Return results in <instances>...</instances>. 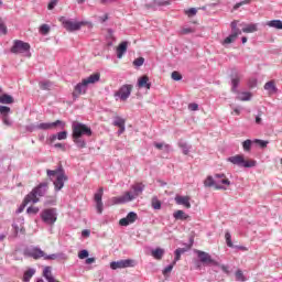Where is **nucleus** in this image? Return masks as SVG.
Wrapping results in <instances>:
<instances>
[{
  "label": "nucleus",
  "mask_w": 282,
  "mask_h": 282,
  "mask_svg": "<svg viewBox=\"0 0 282 282\" xmlns=\"http://www.w3.org/2000/svg\"><path fill=\"white\" fill-rule=\"evenodd\" d=\"M129 45V42L123 41L121 42L117 47V58H122L124 54H127V47Z\"/></svg>",
  "instance_id": "nucleus-26"
},
{
  "label": "nucleus",
  "mask_w": 282,
  "mask_h": 282,
  "mask_svg": "<svg viewBox=\"0 0 282 282\" xmlns=\"http://www.w3.org/2000/svg\"><path fill=\"white\" fill-rule=\"evenodd\" d=\"M132 191H133V193H134V194H132V195H133V197H134V199H135V197H138V195H140V193H142V192L144 191V184L139 183V184H137V185H133V186H132Z\"/></svg>",
  "instance_id": "nucleus-34"
},
{
  "label": "nucleus",
  "mask_w": 282,
  "mask_h": 282,
  "mask_svg": "<svg viewBox=\"0 0 282 282\" xmlns=\"http://www.w3.org/2000/svg\"><path fill=\"white\" fill-rule=\"evenodd\" d=\"M89 257V251L87 249H83L78 252L79 259H87Z\"/></svg>",
  "instance_id": "nucleus-60"
},
{
  "label": "nucleus",
  "mask_w": 282,
  "mask_h": 282,
  "mask_svg": "<svg viewBox=\"0 0 282 282\" xmlns=\"http://www.w3.org/2000/svg\"><path fill=\"white\" fill-rule=\"evenodd\" d=\"M175 264H173V262L171 264H169L167 267H165L162 271V274L163 275H167V274H171V272H173V268H174Z\"/></svg>",
  "instance_id": "nucleus-55"
},
{
  "label": "nucleus",
  "mask_w": 282,
  "mask_h": 282,
  "mask_svg": "<svg viewBox=\"0 0 282 282\" xmlns=\"http://www.w3.org/2000/svg\"><path fill=\"white\" fill-rule=\"evenodd\" d=\"M252 0H242L238 3H236L232 8V10H239L241 8V6H248L249 3H251Z\"/></svg>",
  "instance_id": "nucleus-53"
},
{
  "label": "nucleus",
  "mask_w": 282,
  "mask_h": 282,
  "mask_svg": "<svg viewBox=\"0 0 282 282\" xmlns=\"http://www.w3.org/2000/svg\"><path fill=\"white\" fill-rule=\"evenodd\" d=\"M164 254L165 251L163 248L156 247L155 249H151V257H153V259L156 261H162Z\"/></svg>",
  "instance_id": "nucleus-23"
},
{
  "label": "nucleus",
  "mask_w": 282,
  "mask_h": 282,
  "mask_svg": "<svg viewBox=\"0 0 282 282\" xmlns=\"http://www.w3.org/2000/svg\"><path fill=\"white\" fill-rule=\"evenodd\" d=\"M264 89L267 91H272L273 94H276L279 91V88H276V85L272 80L264 84Z\"/></svg>",
  "instance_id": "nucleus-35"
},
{
  "label": "nucleus",
  "mask_w": 282,
  "mask_h": 282,
  "mask_svg": "<svg viewBox=\"0 0 282 282\" xmlns=\"http://www.w3.org/2000/svg\"><path fill=\"white\" fill-rule=\"evenodd\" d=\"M204 186H206L207 188L214 186L216 191H226V186L215 182V178H213V176H207V178L204 181Z\"/></svg>",
  "instance_id": "nucleus-17"
},
{
  "label": "nucleus",
  "mask_w": 282,
  "mask_h": 282,
  "mask_svg": "<svg viewBox=\"0 0 282 282\" xmlns=\"http://www.w3.org/2000/svg\"><path fill=\"white\" fill-rule=\"evenodd\" d=\"M65 121L63 120H56L54 122H43V123H40L37 124V129L40 131H50L51 129H54L56 127H61V129H65Z\"/></svg>",
  "instance_id": "nucleus-12"
},
{
  "label": "nucleus",
  "mask_w": 282,
  "mask_h": 282,
  "mask_svg": "<svg viewBox=\"0 0 282 282\" xmlns=\"http://www.w3.org/2000/svg\"><path fill=\"white\" fill-rule=\"evenodd\" d=\"M230 25L232 30L231 33L236 34V39H237V36L241 34V31L239 30V28H237V21H232Z\"/></svg>",
  "instance_id": "nucleus-51"
},
{
  "label": "nucleus",
  "mask_w": 282,
  "mask_h": 282,
  "mask_svg": "<svg viewBox=\"0 0 282 282\" xmlns=\"http://www.w3.org/2000/svg\"><path fill=\"white\" fill-rule=\"evenodd\" d=\"M153 6H154V8H155V7L162 8V7H164V6H171V1H169V0H155V1L153 2Z\"/></svg>",
  "instance_id": "nucleus-48"
},
{
  "label": "nucleus",
  "mask_w": 282,
  "mask_h": 282,
  "mask_svg": "<svg viewBox=\"0 0 282 282\" xmlns=\"http://www.w3.org/2000/svg\"><path fill=\"white\" fill-rule=\"evenodd\" d=\"M107 32H108V35L106 36L107 46L113 47V41H116V36H113V29H108Z\"/></svg>",
  "instance_id": "nucleus-30"
},
{
  "label": "nucleus",
  "mask_w": 282,
  "mask_h": 282,
  "mask_svg": "<svg viewBox=\"0 0 282 282\" xmlns=\"http://www.w3.org/2000/svg\"><path fill=\"white\" fill-rule=\"evenodd\" d=\"M242 149H243V151H247V152L251 151L252 150V140H250V139L245 140L242 142Z\"/></svg>",
  "instance_id": "nucleus-47"
},
{
  "label": "nucleus",
  "mask_w": 282,
  "mask_h": 282,
  "mask_svg": "<svg viewBox=\"0 0 282 282\" xmlns=\"http://www.w3.org/2000/svg\"><path fill=\"white\" fill-rule=\"evenodd\" d=\"M36 129H39V124L31 123L29 126H25V131H28L29 133H34Z\"/></svg>",
  "instance_id": "nucleus-56"
},
{
  "label": "nucleus",
  "mask_w": 282,
  "mask_h": 282,
  "mask_svg": "<svg viewBox=\"0 0 282 282\" xmlns=\"http://www.w3.org/2000/svg\"><path fill=\"white\" fill-rule=\"evenodd\" d=\"M248 87H250V89L257 87V78H251L248 80Z\"/></svg>",
  "instance_id": "nucleus-64"
},
{
  "label": "nucleus",
  "mask_w": 282,
  "mask_h": 282,
  "mask_svg": "<svg viewBox=\"0 0 282 282\" xmlns=\"http://www.w3.org/2000/svg\"><path fill=\"white\" fill-rule=\"evenodd\" d=\"M84 85H86L87 87L89 85H96V83L100 82V73H95L90 76H88L87 78H84Z\"/></svg>",
  "instance_id": "nucleus-21"
},
{
  "label": "nucleus",
  "mask_w": 282,
  "mask_h": 282,
  "mask_svg": "<svg viewBox=\"0 0 282 282\" xmlns=\"http://www.w3.org/2000/svg\"><path fill=\"white\" fill-rule=\"evenodd\" d=\"M61 173H65V169H63V165H58L56 170H46L47 177L53 181L55 177H58Z\"/></svg>",
  "instance_id": "nucleus-22"
},
{
  "label": "nucleus",
  "mask_w": 282,
  "mask_h": 282,
  "mask_svg": "<svg viewBox=\"0 0 282 282\" xmlns=\"http://www.w3.org/2000/svg\"><path fill=\"white\" fill-rule=\"evenodd\" d=\"M138 221V214L135 212H129L127 217L119 220L120 226H129L130 224H135Z\"/></svg>",
  "instance_id": "nucleus-16"
},
{
  "label": "nucleus",
  "mask_w": 282,
  "mask_h": 282,
  "mask_svg": "<svg viewBox=\"0 0 282 282\" xmlns=\"http://www.w3.org/2000/svg\"><path fill=\"white\" fill-rule=\"evenodd\" d=\"M24 257H29L30 259H44L45 261H55V259H65V253H53V254H45L39 247L26 248L23 251Z\"/></svg>",
  "instance_id": "nucleus-2"
},
{
  "label": "nucleus",
  "mask_w": 282,
  "mask_h": 282,
  "mask_svg": "<svg viewBox=\"0 0 282 282\" xmlns=\"http://www.w3.org/2000/svg\"><path fill=\"white\" fill-rule=\"evenodd\" d=\"M184 252H188L187 249L185 248H177L175 251H174V260H173V265H175V263H177V261H180V259H182V254H184Z\"/></svg>",
  "instance_id": "nucleus-31"
},
{
  "label": "nucleus",
  "mask_w": 282,
  "mask_h": 282,
  "mask_svg": "<svg viewBox=\"0 0 282 282\" xmlns=\"http://www.w3.org/2000/svg\"><path fill=\"white\" fill-rule=\"evenodd\" d=\"M43 276L46 279V281H54V275H52V267L44 268Z\"/></svg>",
  "instance_id": "nucleus-37"
},
{
  "label": "nucleus",
  "mask_w": 282,
  "mask_h": 282,
  "mask_svg": "<svg viewBox=\"0 0 282 282\" xmlns=\"http://www.w3.org/2000/svg\"><path fill=\"white\" fill-rule=\"evenodd\" d=\"M111 270H122L123 268H135V260L126 259L110 262Z\"/></svg>",
  "instance_id": "nucleus-10"
},
{
  "label": "nucleus",
  "mask_w": 282,
  "mask_h": 282,
  "mask_svg": "<svg viewBox=\"0 0 282 282\" xmlns=\"http://www.w3.org/2000/svg\"><path fill=\"white\" fill-rule=\"evenodd\" d=\"M102 195H105V189L99 187L97 193L94 195V202L96 203L97 213L102 215L104 204H102Z\"/></svg>",
  "instance_id": "nucleus-13"
},
{
  "label": "nucleus",
  "mask_w": 282,
  "mask_h": 282,
  "mask_svg": "<svg viewBox=\"0 0 282 282\" xmlns=\"http://www.w3.org/2000/svg\"><path fill=\"white\" fill-rule=\"evenodd\" d=\"M251 98H252V93H249V91L241 93L239 97V99L242 100L243 102L251 100Z\"/></svg>",
  "instance_id": "nucleus-49"
},
{
  "label": "nucleus",
  "mask_w": 282,
  "mask_h": 282,
  "mask_svg": "<svg viewBox=\"0 0 282 282\" xmlns=\"http://www.w3.org/2000/svg\"><path fill=\"white\" fill-rule=\"evenodd\" d=\"M230 79L231 91L237 93V89L239 88V83L241 80V76L239 75V70H237V68H231Z\"/></svg>",
  "instance_id": "nucleus-15"
},
{
  "label": "nucleus",
  "mask_w": 282,
  "mask_h": 282,
  "mask_svg": "<svg viewBox=\"0 0 282 282\" xmlns=\"http://www.w3.org/2000/svg\"><path fill=\"white\" fill-rule=\"evenodd\" d=\"M193 243H195V237H189V242L188 243H184L185 246V250H191V248H193Z\"/></svg>",
  "instance_id": "nucleus-62"
},
{
  "label": "nucleus",
  "mask_w": 282,
  "mask_h": 282,
  "mask_svg": "<svg viewBox=\"0 0 282 282\" xmlns=\"http://www.w3.org/2000/svg\"><path fill=\"white\" fill-rule=\"evenodd\" d=\"M69 180V177H67V174H65V172L58 174L56 176V180L53 182L54 184V188L55 192L58 193V191H63V187L65 186V183Z\"/></svg>",
  "instance_id": "nucleus-14"
},
{
  "label": "nucleus",
  "mask_w": 282,
  "mask_h": 282,
  "mask_svg": "<svg viewBox=\"0 0 282 282\" xmlns=\"http://www.w3.org/2000/svg\"><path fill=\"white\" fill-rule=\"evenodd\" d=\"M262 116L263 112L259 111L258 115L256 116V124H263V119H261Z\"/></svg>",
  "instance_id": "nucleus-63"
},
{
  "label": "nucleus",
  "mask_w": 282,
  "mask_h": 282,
  "mask_svg": "<svg viewBox=\"0 0 282 282\" xmlns=\"http://www.w3.org/2000/svg\"><path fill=\"white\" fill-rule=\"evenodd\" d=\"M151 206L154 210H160L162 208V202L158 199V196L152 197Z\"/></svg>",
  "instance_id": "nucleus-38"
},
{
  "label": "nucleus",
  "mask_w": 282,
  "mask_h": 282,
  "mask_svg": "<svg viewBox=\"0 0 282 282\" xmlns=\"http://www.w3.org/2000/svg\"><path fill=\"white\" fill-rule=\"evenodd\" d=\"M173 218L176 221H191V216L182 209H177L173 213Z\"/></svg>",
  "instance_id": "nucleus-20"
},
{
  "label": "nucleus",
  "mask_w": 282,
  "mask_h": 282,
  "mask_svg": "<svg viewBox=\"0 0 282 282\" xmlns=\"http://www.w3.org/2000/svg\"><path fill=\"white\" fill-rule=\"evenodd\" d=\"M0 32L1 34H8V26L6 25V22L0 19Z\"/></svg>",
  "instance_id": "nucleus-61"
},
{
  "label": "nucleus",
  "mask_w": 282,
  "mask_h": 282,
  "mask_svg": "<svg viewBox=\"0 0 282 282\" xmlns=\"http://www.w3.org/2000/svg\"><path fill=\"white\" fill-rule=\"evenodd\" d=\"M135 199V196L131 192H126L123 196L120 197H112L110 199L111 206H118L120 204H129V202H133Z\"/></svg>",
  "instance_id": "nucleus-11"
},
{
  "label": "nucleus",
  "mask_w": 282,
  "mask_h": 282,
  "mask_svg": "<svg viewBox=\"0 0 282 282\" xmlns=\"http://www.w3.org/2000/svg\"><path fill=\"white\" fill-rule=\"evenodd\" d=\"M39 210H41L39 207L30 206L26 208L28 215H39Z\"/></svg>",
  "instance_id": "nucleus-54"
},
{
  "label": "nucleus",
  "mask_w": 282,
  "mask_h": 282,
  "mask_svg": "<svg viewBox=\"0 0 282 282\" xmlns=\"http://www.w3.org/2000/svg\"><path fill=\"white\" fill-rule=\"evenodd\" d=\"M40 33H42L43 36H47V34H50V25L42 24L40 26Z\"/></svg>",
  "instance_id": "nucleus-52"
},
{
  "label": "nucleus",
  "mask_w": 282,
  "mask_h": 282,
  "mask_svg": "<svg viewBox=\"0 0 282 282\" xmlns=\"http://www.w3.org/2000/svg\"><path fill=\"white\" fill-rule=\"evenodd\" d=\"M138 87H140V89H151V82H149V76L143 75L142 77H140L138 79Z\"/></svg>",
  "instance_id": "nucleus-24"
},
{
  "label": "nucleus",
  "mask_w": 282,
  "mask_h": 282,
  "mask_svg": "<svg viewBox=\"0 0 282 282\" xmlns=\"http://www.w3.org/2000/svg\"><path fill=\"white\" fill-rule=\"evenodd\" d=\"M235 276H236V281H239V282L248 281V279H246V275H243V271H241V269H238L236 271Z\"/></svg>",
  "instance_id": "nucleus-44"
},
{
  "label": "nucleus",
  "mask_w": 282,
  "mask_h": 282,
  "mask_svg": "<svg viewBox=\"0 0 282 282\" xmlns=\"http://www.w3.org/2000/svg\"><path fill=\"white\" fill-rule=\"evenodd\" d=\"M134 67H142L144 65V57H139L133 61Z\"/></svg>",
  "instance_id": "nucleus-58"
},
{
  "label": "nucleus",
  "mask_w": 282,
  "mask_h": 282,
  "mask_svg": "<svg viewBox=\"0 0 282 282\" xmlns=\"http://www.w3.org/2000/svg\"><path fill=\"white\" fill-rule=\"evenodd\" d=\"M30 43L23 42L21 40L13 41V45L10 48L11 54H23V56H26V58H30L32 56V53L30 52Z\"/></svg>",
  "instance_id": "nucleus-4"
},
{
  "label": "nucleus",
  "mask_w": 282,
  "mask_h": 282,
  "mask_svg": "<svg viewBox=\"0 0 282 282\" xmlns=\"http://www.w3.org/2000/svg\"><path fill=\"white\" fill-rule=\"evenodd\" d=\"M59 21L62 22L63 28H65V30L67 32H78V30H80L83 28V25L86 24V22H74L65 17H61Z\"/></svg>",
  "instance_id": "nucleus-7"
},
{
  "label": "nucleus",
  "mask_w": 282,
  "mask_h": 282,
  "mask_svg": "<svg viewBox=\"0 0 282 282\" xmlns=\"http://www.w3.org/2000/svg\"><path fill=\"white\" fill-rule=\"evenodd\" d=\"M259 28L254 23L247 24L245 28H242V32L245 34H252V32H258Z\"/></svg>",
  "instance_id": "nucleus-29"
},
{
  "label": "nucleus",
  "mask_w": 282,
  "mask_h": 282,
  "mask_svg": "<svg viewBox=\"0 0 282 282\" xmlns=\"http://www.w3.org/2000/svg\"><path fill=\"white\" fill-rule=\"evenodd\" d=\"M83 94H87V84H85L84 79L82 80V83H78L75 86V90L73 93L74 100H76V98H78V96H80Z\"/></svg>",
  "instance_id": "nucleus-18"
},
{
  "label": "nucleus",
  "mask_w": 282,
  "mask_h": 282,
  "mask_svg": "<svg viewBox=\"0 0 282 282\" xmlns=\"http://www.w3.org/2000/svg\"><path fill=\"white\" fill-rule=\"evenodd\" d=\"M178 147L182 149L184 155H188V153H191V145H188V143L181 141L178 142Z\"/></svg>",
  "instance_id": "nucleus-39"
},
{
  "label": "nucleus",
  "mask_w": 282,
  "mask_h": 282,
  "mask_svg": "<svg viewBox=\"0 0 282 282\" xmlns=\"http://www.w3.org/2000/svg\"><path fill=\"white\" fill-rule=\"evenodd\" d=\"M172 80H175L176 83H178V80H182V74H180V72L174 70L171 75Z\"/></svg>",
  "instance_id": "nucleus-57"
},
{
  "label": "nucleus",
  "mask_w": 282,
  "mask_h": 282,
  "mask_svg": "<svg viewBox=\"0 0 282 282\" xmlns=\"http://www.w3.org/2000/svg\"><path fill=\"white\" fill-rule=\"evenodd\" d=\"M177 206H184V208H191V196L176 195L174 198Z\"/></svg>",
  "instance_id": "nucleus-19"
},
{
  "label": "nucleus",
  "mask_w": 282,
  "mask_h": 282,
  "mask_svg": "<svg viewBox=\"0 0 282 282\" xmlns=\"http://www.w3.org/2000/svg\"><path fill=\"white\" fill-rule=\"evenodd\" d=\"M155 149H159V151H164L165 153H171V145L166 143H160V142H154L153 143Z\"/></svg>",
  "instance_id": "nucleus-32"
},
{
  "label": "nucleus",
  "mask_w": 282,
  "mask_h": 282,
  "mask_svg": "<svg viewBox=\"0 0 282 282\" xmlns=\"http://www.w3.org/2000/svg\"><path fill=\"white\" fill-rule=\"evenodd\" d=\"M33 274H36V270L35 269H29L23 274V281L24 282H30V279H32Z\"/></svg>",
  "instance_id": "nucleus-40"
},
{
  "label": "nucleus",
  "mask_w": 282,
  "mask_h": 282,
  "mask_svg": "<svg viewBox=\"0 0 282 282\" xmlns=\"http://www.w3.org/2000/svg\"><path fill=\"white\" fill-rule=\"evenodd\" d=\"M2 122L6 127H12V120H10V115H6L2 117Z\"/></svg>",
  "instance_id": "nucleus-59"
},
{
  "label": "nucleus",
  "mask_w": 282,
  "mask_h": 282,
  "mask_svg": "<svg viewBox=\"0 0 282 282\" xmlns=\"http://www.w3.org/2000/svg\"><path fill=\"white\" fill-rule=\"evenodd\" d=\"M32 202V198L30 196H25L23 199V203L19 206V208L15 210L17 215H21L23 210H25V206H28Z\"/></svg>",
  "instance_id": "nucleus-28"
},
{
  "label": "nucleus",
  "mask_w": 282,
  "mask_h": 282,
  "mask_svg": "<svg viewBox=\"0 0 282 282\" xmlns=\"http://www.w3.org/2000/svg\"><path fill=\"white\" fill-rule=\"evenodd\" d=\"M40 85V89H42V91H50V89H52V82L51 80H42L39 83Z\"/></svg>",
  "instance_id": "nucleus-36"
},
{
  "label": "nucleus",
  "mask_w": 282,
  "mask_h": 282,
  "mask_svg": "<svg viewBox=\"0 0 282 282\" xmlns=\"http://www.w3.org/2000/svg\"><path fill=\"white\" fill-rule=\"evenodd\" d=\"M226 245L228 248H235V245L232 243V236L230 235V231H226L225 234Z\"/></svg>",
  "instance_id": "nucleus-46"
},
{
  "label": "nucleus",
  "mask_w": 282,
  "mask_h": 282,
  "mask_svg": "<svg viewBox=\"0 0 282 282\" xmlns=\"http://www.w3.org/2000/svg\"><path fill=\"white\" fill-rule=\"evenodd\" d=\"M40 219L46 226H54L58 219V210L56 208H46L43 209L40 214Z\"/></svg>",
  "instance_id": "nucleus-5"
},
{
  "label": "nucleus",
  "mask_w": 282,
  "mask_h": 282,
  "mask_svg": "<svg viewBox=\"0 0 282 282\" xmlns=\"http://www.w3.org/2000/svg\"><path fill=\"white\" fill-rule=\"evenodd\" d=\"M0 104L1 105H14V97H12V95L2 94L0 96Z\"/></svg>",
  "instance_id": "nucleus-27"
},
{
  "label": "nucleus",
  "mask_w": 282,
  "mask_h": 282,
  "mask_svg": "<svg viewBox=\"0 0 282 282\" xmlns=\"http://www.w3.org/2000/svg\"><path fill=\"white\" fill-rule=\"evenodd\" d=\"M195 253L198 257V261L203 263V265H215L216 268H219V262L215 259H213L212 256H209L208 252L202 251V250H195Z\"/></svg>",
  "instance_id": "nucleus-8"
},
{
  "label": "nucleus",
  "mask_w": 282,
  "mask_h": 282,
  "mask_svg": "<svg viewBox=\"0 0 282 282\" xmlns=\"http://www.w3.org/2000/svg\"><path fill=\"white\" fill-rule=\"evenodd\" d=\"M131 91H133V85L124 84L119 88V91L115 93V98H119V100L126 102V100L129 99V96H131Z\"/></svg>",
  "instance_id": "nucleus-9"
},
{
  "label": "nucleus",
  "mask_w": 282,
  "mask_h": 282,
  "mask_svg": "<svg viewBox=\"0 0 282 282\" xmlns=\"http://www.w3.org/2000/svg\"><path fill=\"white\" fill-rule=\"evenodd\" d=\"M12 228L14 230V237H19V232H21V235H25V227L19 228V225H17V223H13Z\"/></svg>",
  "instance_id": "nucleus-42"
},
{
  "label": "nucleus",
  "mask_w": 282,
  "mask_h": 282,
  "mask_svg": "<svg viewBox=\"0 0 282 282\" xmlns=\"http://www.w3.org/2000/svg\"><path fill=\"white\" fill-rule=\"evenodd\" d=\"M227 162H230L231 164H235L236 166H239L240 169H254V166H257V161H254V160L246 161V159L243 158L242 154L229 156L227 159Z\"/></svg>",
  "instance_id": "nucleus-3"
},
{
  "label": "nucleus",
  "mask_w": 282,
  "mask_h": 282,
  "mask_svg": "<svg viewBox=\"0 0 282 282\" xmlns=\"http://www.w3.org/2000/svg\"><path fill=\"white\" fill-rule=\"evenodd\" d=\"M127 123V120H124L123 118L121 117H115V120L112 122L113 127H124Z\"/></svg>",
  "instance_id": "nucleus-43"
},
{
  "label": "nucleus",
  "mask_w": 282,
  "mask_h": 282,
  "mask_svg": "<svg viewBox=\"0 0 282 282\" xmlns=\"http://www.w3.org/2000/svg\"><path fill=\"white\" fill-rule=\"evenodd\" d=\"M51 144L53 142H56V140H67V130H63L61 132H57L56 134H52L50 138H48Z\"/></svg>",
  "instance_id": "nucleus-25"
},
{
  "label": "nucleus",
  "mask_w": 282,
  "mask_h": 282,
  "mask_svg": "<svg viewBox=\"0 0 282 282\" xmlns=\"http://www.w3.org/2000/svg\"><path fill=\"white\" fill-rule=\"evenodd\" d=\"M269 28H274V30H282V21L281 20H271L267 22Z\"/></svg>",
  "instance_id": "nucleus-33"
},
{
  "label": "nucleus",
  "mask_w": 282,
  "mask_h": 282,
  "mask_svg": "<svg viewBox=\"0 0 282 282\" xmlns=\"http://www.w3.org/2000/svg\"><path fill=\"white\" fill-rule=\"evenodd\" d=\"M254 144H259L260 149H267L269 141L261 140V139H254L253 140Z\"/></svg>",
  "instance_id": "nucleus-50"
},
{
  "label": "nucleus",
  "mask_w": 282,
  "mask_h": 282,
  "mask_svg": "<svg viewBox=\"0 0 282 282\" xmlns=\"http://www.w3.org/2000/svg\"><path fill=\"white\" fill-rule=\"evenodd\" d=\"M86 138H91L94 135V131L91 128L83 122L73 121L72 122V139L74 144H76L77 149H87Z\"/></svg>",
  "instance_id": "nucleus-1"
},
{
  "label": "nucleus",
  "mask_w": 282,
  "mask_h": 282,
  "mask_svg": "<svg viewBox=\"0 0 282 282\" xmlns=\"http://www.w3.org/2000/svg\"><path fill=\"white\" fill-rule=\"evenodd\" d=\"M47 182H42L35 186L26 196L31 198L33 204H39V197H45L47 193Z\"/></svg>",
  "instance_id": "nucleus-6"
},
{
  "label": "nucleus",
  "mask_w": 282,
  "mask_h": 282,
  "mask_svg": "<svg viewBox=\"0 0 282 282\" xmlns=\"http://www.w3.org/2000/svg\"><path fill=\"white\" fill-rule=\"evenodd\" d=\"M10 113H12V109L8 106H1L0 105V116H10Z\"/></svg>",
  "instance_id": "nucleus-45"
},
{
  "label": "nucleus",
  "mask_w": 282,
  "mask_h": 282,
  "mask_svg": "<svg viewBox=\"0 0 282 282\" xmlns=\"http://www.w3.org/2000/svg\"><path fill=\"white\" fill-rule=\"evenodd\" d=\"M235 41H237V34L231 33L223 41V45H230V43H235Z\"/></svg>",
  "instance_id": "nucleus-41"
}]
</instances>
